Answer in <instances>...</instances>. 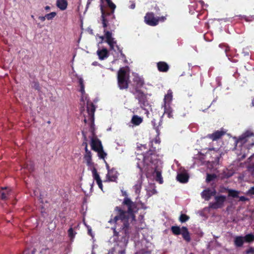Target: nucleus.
Returning <instances> with one entry per match:
<instances>
[{
    "label": "nucleus",
    "instance_id": "obj_37",
    "mask_svg": "<svg viewBox=\"0 0 254 254\" xmlns=\"http://www.w3.org/2000/svg\"><path fill=\"white\" fill-rule=\"evenodd\" d=\"M79 85L80 87V91L83 94L85 93V90H84V83H83V80L82 78H80L79 79Z\"/></svg>",
    "mask_w": 254,
    "mask_h": 254
},
{
    "label": "nucleus",
    "instance_id": "obj_19",
    "mask_svg": "<svg viewBox=\"0 0 254 254\" xmlns=\"http://www.w3.org/2000/svg\"><path fill=\"white\" fill-rule=\"evenodd\" d=\"M245 241L244 237L243 236H236L234 240V244L236 247H242Z\"/></svg>",
    "mask_w": 254,
    "mask_h": 254
},
{
    "label": "nucleus",
    "instance_id": "obj_39",
    "mask_svg": "<svg viewBox=\"0 0 254 254\" xmlns=\"http://www.w3.org/2000/svg\"><path fill=\"white\" fill-rule=\"evenodd\" d=\"M151 123H152V125L153 126V128L155 129L157 135H159V134H160V131H159V126H156V125H155V120H153V121H151Z\"/></svg>",
    "mask_w": 254,
    "mask_h": 254
},
{
    "label": "nucleus",
    "instance_id": "obj_54",
    "mask_svg": "<svg viewBox=\"0 0 254 254\" xmlns=\"http://www.w3.org/2000/svg\"><path fill=\"white\" fill-rule=\"evenodd\" d=\"M39 19L42 21H44L45 20V19H46V15L44 16H39Z\"/></svg>",
    "mask_w": 254,
    "mask_h": 254
},
{
    "label": "nucleus",
    "instance_id": "obj_22",
    "mask_svg": "<svg viewBox=\"0 0 254 254\" xmlns=\"http://www.w3.org/2000/svg\"><path fill=\"white\" fill-rule=\"evenodd\" d=\"M67 4L68 3L66 0H57L56 5L62 10L66 9Z\"/></svg>",
    "mask_w": 254,
    "mask_h": 254
},
{
    "label": "nucleus",
    "instance_id": "obj_49",
    "mask_svg": "<svg viewBox=\"0 0 254 254\" xmlns=\"http://www.w3.org/2000/svg\"><path fill=\"white\" fill-rule=\"evenodd\" d=\"M248 193L251 194H254V187L251 188L249 190Z\"/></svg>",
    "mask_w": 254,
    "mask_h": 254
},
{
    "label": "nucleus",
    "instance_id": "obj_63",
    "mask_svg": "<svg viewBox=\"0 0 254 254\" xmlns=\"http://www.w3.org/2000/svg\"><path fill=\"white\" fill-rule=\"evenodd\" d=\"M60 217L62 219H65V216H62L61 215H60Z\"/></svg>",
    "mask_w": 254,
    "mask_h": 254
},
{
    "label": "nucleus",
    "instance_id": "obj_15",
    "mask_svg": "<svg viewBox=\"0 0 254 254\" xmlns=\"http://www.w3.org/2000/svg\"><path fill=\"white\" fill-rule=\"evenodd\" d=\"M97 54L100 60H104L107 59L109 56V51L106 48L98 50Z\"/></svg>",
    "mask_w": 254,
    "mask_h": 254
},
{
    "label": "nucleus",
    "instance_id": "obj_64",
    "mask_svg": "<svg viewBox=\"0 0 254 254\" xmlns=\"http://www.w3.org/2000/svg\"><path fill=\"white\" fill-rule=\"evenodd\" d=\"M134 228L136 231L139 229V228L137 227L136 226H134Z\"/></svg>",
    "mask_w": 254,
    "mask_h": 254
},
{
    "label": "nucleus",
    "instance_id": "obj_36",
    "mask_svg": "<svg viewBox=\"0 0 254 254\" xmlns=\"http://www.w3.org/2000/svg\"><path fill=\"white\" fill-rule=\"evenodd\" d=\"M68 235L69 237L71 239L74 238L75 234H76V232H75L72 227H70L68 230Z\"/></svg>",
    "mask_w": 254,
    "mask_h": 254
},
{
    "label": "nucleus",
    "instance_id": "obj_30",
    "mask_svg": "<svg viewBox=\"0 0 254 254\" xmlns=\"http://www.w3.org/2000/svg\"><path fill=\"white\" fill-rule=\"evenodd\" d=\"M154 173H155L156 175V181L158 182L160 184H162L163 181V178L162 177L161 171L156 169L154 171Z\"/></svg>",
    "mask_w": 254,
    "mask_h": 254
},
{
    "label": "nucleus",
    "instance_id": "obj_1",
    "mask_svg": "<svg viewBox=\"0 0 254 254\" xmlns=\"http://www.w3.org/2000/svg\"><path fill=\"white\" fill-rule=\"evenodd\" d=\"M122 195L125 196L122 205L127 207V210L116 206L115 211L117 212V215L115 216L112 215L108 222L114 225L112 229L113 230L115 241L121 243V246L126 247L132 231V228L130 224L133 225L136 221L135 214L138 212L139 208L137 203L132 201L127 196L126 191H122Z\"/></svg>",
    "mask_w": 254,
    "mask_h": 254
},
{
    "label": "nucleus",
    "instance_id": "obj_2",
    "mask_svg": "<svg viewBox=\"0 0 254 254\" xmlns=\"http://www.w3.org/2000/svg\"><path fill=\"white\" fill-rule=\"evenodd\" d=\"M105 0L107 2L108 6L111 10H109L107 7H105L103 4H100V10L102 14V24L104 28V31L105 33L108 44L110 46L111 49H113L114 45L116 43V42L114 41V38L112 37V32L107 30V28L108 25V22L115 18L114 12L116 5L111 0Z\"/></svg>",
    "mask_w": 254,
    "mask_h": 254
},
{
    "label": "nucleus",
    "instance_id": "obj_48",
    "mask_svg": "<svg viewBox=\"0 0 254 254\" xmlns=\"http://www.w3.org/2000/svg\"><path fill=\"white\" fill-rule=\"evenodd\" d=\"M238 197H239V201H248L249 200V198L244 196H241L240 197L239 196Z\"/></svg>",
    "mask_w": 254,
    "mask_h": 254
},
{
    "label": "nucleus",
    "instance_id": "obj_46",
    "mask_svg": "<svg viewBox=\"0 0 254 254\" xmlns=\"http://www.w3.org/2000/svg\"><path fill=\"white\" fill-rule=\"evenodd\" d=\"M99 188L102 190H103V184H102V181L101 180H99V181H98L96 182Z\"/></svg>",
    "mask_w": 254,
    "mask_h": 254
},
{
    "label": "nucleus",
    "instance_id": "obj_42",
    "mask_svg": "<svg viewBox=\"0 0 254 254\" xmlns=\"http://www.w3.org/2000/svg\"><path fill=\"white\" fill-rule=\"evenodd\" d=\"M82 135H83V136L84 137V139L85 140V141H84L82 143V146H84L85 147H88V144H87V143L86 142L87 138H86V135H85V133L83 131L82 132Z\"/></svg>",
    "mask_w": 254,
    "mask_h": 254
},
{
    "label": "nucleus",
    "instance_id": "obj_4",
    "mask_svg": "<svg viewBox=\"0 0 254 254\" xmlns=\"http://www.w3.org/2000/svg\"><path fill=\"white\" fill-rule=\"evenodd\" d=\"M118 85L121 90L127 89L128 87L129 75L126 69L122 67L118 72Z\"/></svg>",
    "mask_w": 254,
    "mask_h": 254
},
{
    "label": "nucleus",
    "instance_id": "obj_43",
    "mask_svg": "<svg viewBox=\"0 0 254 254\" xmlns=\"http://www.w3.org/2000/svg\"><path fill=\"white\" fill-rule=\"evenodd\" d=\"M116 47L118 52L121 54V56H122V57L125 58L126 56L124 54H123L122 49L121 48H120L118 45H116Z\"/></svg>",
    "mask_w": 254,
    "mask_h": 254
},
{
    "label": "nucleus",
    "instance_id": "obj_35",
    "mask_svg": "<svg viewBox=\"0 0 254 254\" xmlns=\"http://www.w3.org/2000/svg\"><path fill=\"white\" fill-rule=\"evenodd\" d=\"M216 178V175L214 174H208L206 179L207 182H210Z\"/></svg>",
    "mask_w": 254,
    "mask_h": 254
},
{
    "label": "nucleus",
    "instance_id": "obj_59",
    "mask_svg": "<svg viewBox=\"0 0 254 254\" xmlns=\"http://www.w3.org/2000/svg\"><path fill=\"white\" fill-rule=\"evenodd\" d=\"M114 41H115L117 42V41H116L115 39H114ZM116 45H117V43H116V44H114V47H113V49H111V48H110V46H109V47H110V49L111 50H114V51H116V50H115V49H114V47H115V46H116Z\"/></svg>",
    "mask_w": 254,
    "mask_h": 254
},
{
    "label": "nucleus",
    "instance_id": "obj_47",
    "mask_svg": "<svg viewBox=\"0 0 254 254\" xmlns=\"http://www.w3.org/2000/svg\"><path fill=\"white\" fill-rule=\"evenodd\" d=\"M84 224H85V225L86 226V227L87 228L88 235H89L90 236H92V229H91V227L90 226L86 225L85 223H84Z\"/></svg>",
    "mask_w": 254,
    "mask_h": 254
},
{
    "label": "nucleus",
    "instance_id": "obj_9",
    "mask_svg": "<svg viewBox=\"0 0 254 254\" xmlns=\"http://www.w3.org/2000/svg\"><path fill=\"white\" fill-rule=\"evenodd\" d=\"M144 22L151 26H155L158 24L159 19L155 17L153 12H147L144 16Z\"/></svg>",
    "mask_w": 254,
    "mask_h": 254
},
{
    "label": "nucleus",
    "instance_id": "obj_8",
    "mask_svg": "<svg viewBox=\"0 0 254 254\" xmlns=\"http://www.w3.org/2000/svg\"><path fill=\"white\" fill-rule=\"evenodd\" d=\"M133 83L130 85L129 91L141 90L140 88L143 87L144 84L143 79L139 76H134L132 79Z\"/></svg>",
    "mask_w": 254,
    "mask_h": 254
},
{
    "label": "nucleus",
    "instance_id": "obj_11",
    "mask_svg": "<svg viewBox=\"0 0 254 254\" xmlns=\"http://www.w3.org/2000/svg\"><path fill=\"white\" fill-rule=\"evenodd\" d=\"M226 134V131L223 129L220 130L215 131L213 133L208 134L207 135V137L212 140L213 141L217 140L218 139L221 138L223 136Z\"/></svg>",
    "mask_w": 254,
    "mask_h": 254
},
{
    "label": "nucleus",
    "instance_id": "obj_26",
    "mask_svg": "<svg viewBox=\"0 0 254 254\" xmlns=\"http://www.w3.org/2000/svg\"><path fill=\"white\" fill-rule=\"evenodd\" d=\"M249 164L248 166V170L253 173L254 171V155L249 158Z\"/></svg>",
    "mask_w": 254,
    "mask_h": 254
},
{
    "label": "nucleus",
    "instance_id": "obj_29",
    "mask_svg": "<svg viewBox=\"0 0 254 254\" xmlns=\"http://www.w3.org/2000/svg\"><path fill=\"white\" fill-rule=\"evenodd\" d=\"M91 171H92L93 178L94 180L96 181V182L101 180L99 174L97 172V169L95 168V167H92Z\"/></svg>",
    "mask_w": 254,
    "mask_h": 254
},
{
    "label": "nucleus",
    "instance_id": "obj_44",
    "mask_svg": "<svg viewBox=\"0 0 254 254\" xmlns=\"http://www.w3.org/2000/svg\"><path fill=\"white\" fill-rule=\"evenodd\" d=\"M33 87L37 90H39L40 89L39 83L38 82L34 81L33 82Z\"/></svg>",
    "mask_w": 254,
    "mask_h": 254
},
{
    "label": "nucleus",
    "instance_id": "obj_14",
    "mask_svg": "<svg viewBox=\"0 0 254 254\" xmlns=\"http://www.w3.org/2000/svg\"><path fill=\"white\" fill-rule=\"evenodd\" d=\"M91 146L92 149L96 151V150L99 149V148L102 147L103 146L102 145L101 141L99 139L97 138H92Z\"/></svg>",
    "mask_w": 254,
    "mask_h": 254
},
{
    "label": "nucleus",
    "instance_id": "obj_56",
    "mask_svg": "<svg viewBox=\"0 0 254 254\" xmlns=\"http://www.w3.org/2000/svg\"><path fill=\"white\" fill-rule=\"evenodd\" d=\"M125 253V250H122L121 251H119L118 252V254H124Z\"/></svg>",
    "mask_w": 254,
    "mask_h": 254
},
{
    "label": "nucleus",
    "instance_id": "obj_6",
    "mask_svg": "<svg viewBox=\"0 0 254 254\" xmlns=\"http://www.w3.org/2000/svg\"><path fill=\"white\" fill-rule=\"evenodd\" d=\"M130 93L135 96V98L138 100V104L141 108H144L148 104L147 95L141 90H130Z\"/></svg>",
    "mask_w": 254,
    "mask_h": 254
},
{
    "label": "nucleus",
    "instance_id": "obj_12",
    "mask_svg": "<svg viewBox=\"0 0 254 254\" xmlns=\"http://www.w3.org/2000/svg\"><path fill=\"white\" fill-rule=\"evenodd\" d=\"M216 191L215 190H211L207 189L203 190L201 193V197L205 200L208 201L212 196H215Z\"/></svg>",
    "mask_w": 254,
    "mask_h": 254
},
{
    "label": "nucleus",
    "instance_id": "obj_28",
    "mask_svg": "<svg viewBox=\"0 0 254 254\" xmlns=\"http://www.w3.org/2000/svg\"><path fill=\"white\" fill-rule=\"evenodd\" d=\"M171 230L174 235H179L181 233L182 228L177 226H173L171 227Z\"/></svg>",
    "mask_w": 254,
    "mask_h": 254
},
{
    "label": "nucleus",
    "instance_id": "obj_31",
    "mask_svg": "<svg viewBox=\"0 0 254 254\" xmlns=\"http://www.w3.org/2000/svg\"><path fill=\"white\" fill-rule=\"evenodd\" d=\"M96 152L98 153V155L100 159H104L107 156V153L104 152L103 146L96 150Z\"/></svg>",
    "mask_w": 254,
    "mask_h": 254
},
{
    "label": "nucleus",
    "instance_id": "obj_23",
    "mask_svg": "<svg viewBox=\"0 0 254 254\" xmlns=\"http://www.w3.org/2000/svg\"><path fill=\"white\" fill-rule=\"evenodd\" d=\"M153 154H154V152L152 150H149L147 151L143 156V162L146 164H148V162L152 163L151 156Z\"/></svg>",
    "mask_w": 254,
    "mask_h": 254
},
{
    "label": "nucleus",
    "instance_id": "obj_45",
    "mask_svg": "<svg viewBox=\"0 0 254 254\" xmlns=\"http://www.w3.org/2000/svg\"><path fill=\"white\" fill-rule=\"evenodd\" d=\"M134 189L135 190L136 193H137L138 191L140 192V189L141 188V184H136L134 186Z\"/></svg>",
    "mask_w": 254,
    "mask_h": 254
},
{
    "label": "nucleus",
    "instance_id": "obj_16",
    "mask_svg": "<svg viewBox=\"0 0 254 254\" xmlns=\"http://www.w3.org/2000/svg\"><path fill=\"white\" fill-rule=\"evenodd\" d=\"M189 176L187 172L179 173L177 176V180L182 183H186L188 182Z\"/></svg>",
    "mask_w": 254,
    "mask_h": 254
},
{
    "label": "nucleus",
    "instance_id": "obj_62",
    "mask_svg": "<svg viewBox=\"0 0 254 254\" xmlns=\"http://www.w3.org/2000/svg\"><path fill=\"white\" fill-rule=\"evenodd\" d=\"M48 250H49V248L43 249L42 250V251H41V252H43V251H46Z\"/></svg>",
    "mask_w": 254,
    "mask_h": 254
},
{
    "label": "nucleus",
    "instance_id": "obj_33",
    "mask_svg": "<svg viewBox=\"0 0 254 254\" xmlns=\"http://www.w3.org/2000/svg\"><path fill=\"white\" fill-rule=\"evenodd\" d=\"M228 193L229 196L234 198H237L239 197V191L236 190H230L228 191Z\"/></svg>",
    "mask_w": 254,
    "mask_h": 254
},
{
    "label": "nucleus",
    "instance_id": "obj_32",
    "mask_svg": "<svg viewBox=\"0 0 254 254\" xmlns=\"http://www.w3.org/2000/svg\"><path fill=\"white\" fill-rule=\"evenodd\" d=\"M245 242L247 243H251L254 241V235L252 234H248L244 236Z\"/></svg>",
    "mask_w": 254,
    "mask_h": 254
},
{
    "label": "nucleus",
    "instance_id": "obj_24",
    "mask_svg": "<svg viewBox=\"0 0 254 254\" xmlns=\"http://www.w3.org/2000/svg\"><path fill=\"white\" fill-rule=\"evenodd\" d=\"M143 121L142 118L139 117L137 115L133 116L131 119V123L135 126L139 125Z\"/></svg>",
    "mask_w": 254,
    "mask_h": 254
},
{
    "label": "nucleus",
    "instance_id": "obj_50",
    "mask_svg": "<svg viewBox=\"0 0 254 254\" xmlns=\"http://www.w3.org/2000/svg\"><path fill=\"white\" fill-rule=\"evenodd\" d=\"M222 46L224 47V50L226 53H227V52L229 50V48L228 47L225 46L223 45V44H220L219 47H222Z\"/></svg>",
    "mask_w": 254,
    "mask_h": 254
},
{
    "label": "nucleus",
    "instance_id": "obj_25",
    "mask_svg": "<svg viewBox=\"0 0 254 254\" xmlns=\"http://www.w3.org/2000/svg\"><path fill=\"white\" fill-rule=\"evenodd\" d=\"M164 114L167 115L169 118H173V110L170 105H164Z\"/></svg>",
    "mask_w": 254,
    "mask_h": 254
},
{
    "label": "nucleus",
    "instance_id": "obj_3",
    "mask_svg": "<svg viewBox=\"0 0 254 254\" xmlns=\"http://www.w3.org/2000/svg\"><path fill=\"white\" fill-rule=\"evenodd\" d=\"M254 136V133L249 130L244 133L236 141V148L238 150L240 148V152L237 153L241 155L242 158H245L249 152V150L254 145V141L251 138Z\"/></svg>",
    "mask_w": 254,
    "mask_h": 254
},
{
    "label": "nucleus",
    "instance_id": "obj_17",
    "mask_svg": "<svg viewBox=\"0 0 254 254\" xmlns=\"http://www.w3.org/2000/svg\"><path fill=\"white\" fill-rule=\"evenodd\" d=\"M181 234L182 235L183 238L188 243L191 240L190 233L188 231L187 227L183 226L182 227V231Z\"/></svg>",
    "mask_w": 254,
    "mask_h": 254
},
{
    "label": "nucleus",
    "instance_id": "obj_38",
    "mask_svg": "<svg viewBox=\"0 0 254 254\" xmlns=\"http://www.w3.org/2000/svg\"><path fill=\"white\" fill-rule=\"evenodd\" d=\"M57 15L56 12H52L50 13L46 14V19L50 20L53 19Z\"/></svg>",
    "mask_w": 254,
    "mask_h": 254
},
{
    "label": "nucleus",
    "instance_id": "obj_51",
    "mask_svg": "<svg viewBox=\"0 0 254 254\" xmlns=\"http://www.w3.org/2000/svg\"><path fill=\"white\" fill-rule=\"evenodd\" d=\"M135 7V3L134 1H131V4L129 6L130 9H134Z\"/></svg>",
    "mask_w": 254,
    "mask_h": 254
},
{
    "label": "nucleus",
    "instance_id": "obj_55",
    "mask_svg": "<svg viewBox=\"0 0 254 254\" xmlns=\"http://www.w3.org/2000/svg\"><path fill=\"white\" fill-rule=\"evenodd\" d=\"M154 9L156 10V12H159L160 11L159 6H157L156 4H155V5L154 6Z\"/></svg>",
    "mask_w": 254,
    "mask_h": 254
},
{
    "label": "nucleus",
    "instance_id": "obj_21",
    "mask_svg": "<svg viewBox=\"0 0 254 254\" xmlns=\"http://www.w3.org/2000/svg\"><path fill=\"white\" fill-rule=\"evenodd\" d=\"M84 159L86 162L87 165L89 167H93L94 163L92 161V154L91 152L85 153L84 156Z\"/></svg>",
    "mask_w": 254,
    "mask_h": 254
},
{
    "label": "nucleus",
    "instance_id": "obj_5",
    "mask_svg": "<svg viewBox=\"0 0 254 254\" xmlns=\"http://www.w3.org/2000/svg\"><path fill=\"white\" fill-rule=\"evenodd\" d=\"M87 111L88 113V120L85 118L84 122L87 123L88 122L90 123V130L92 132L93 135H94V113L95 111V107L92 103H87Z\"/></svg>",
    "mask_w": 254,
    "mask_h": 254
},
{
    "label": "nucleus",
    "instance_id": "obj_57",
    "mask_svg": "<svg viewBox=\"0 0 254 254\" xmlns=\"http://www.w3.org/2000/svg\"><path fill=\"white\" fill-rule=\"evenodd\" d=\"M106 167L107 170H108V172L109 171V170H111V169L110 168L109 165L107 163H106Z\"/></svg>",
    "mask_w": 254,
    "mask_h": 254
},
{
    "label": "nucleus",
    "instance_id": "obj_10",
    "mask_svg": "<svg viewBox=\"0 0 254 254\" xmlns=\"http://www.w3.org/2000/svg\"><path fill=\"white\" fill-rule=\"evenodd\" d=\"M118 172L116 169L112 168L111 170H109L106 175V180H104V182H116L118 179Z\"/></svg>",
    "mask_w": 254,
    "mask_h": 254
},
{
    "label": "nucleus",
    "instance_id": "obj_58",
    "mask_svg": "<svg viewBox=\"0 0 254 254\" xmlns=\"http://www.w3.org/2000/svg\"><path fill=\"white\" fill-rule=\"evenodd\" d=\"M85 153H90L91 152L90 151H89L88 149V147H85Z\"/></svg>",
    "mask_w": 254,
    "mask_h": 254
},
{
    "label": "nucleus",
    "instance_id": "obj_41",
    "mask_svg": "<svg viewBox=\"0 0 254 254\" xmlns=\"http://www.w3.org/2000/svg\"><path fill=\"white\" fill-rule=\"evenodd\" d=\"M135 254H150V253L144 249H142L137 252Z\"/></svg>",
    "mask_w": 254,
    "mask_h": 254
},
{
    "label": "nucleus",
    "instance_id": "obj_34",
    "mask_svg": "<svg viewBox=\"0 0 254 254\" xmlns=\"http://www.w3.org/2000/svg\"><path fill=\"white\" fill-rule=\"evenodd\" d=\"M190 217L186 214H182L179 217V221L181 223H184L189 220Z\"/></svg>",
    "mask_w": 254,
    "mask_h": 254
},
{
    "label": "nucleus",
    "instance_id": "obj_27",
    "mask_svg": "<svg viewBox=\"0 0 254 254\" xmlns=\"http://www.w3.org/2000/svg\"><path fill=\"white\" fill-rule=\"evenodd\" d=\"M24 169H26L30 172H32L34 170V165L33 162L30 161L26 162L23 167Z\"/></svg>",
    "mask_w": 254,
    "mask_h": 254
},
{
    "label": "nucleus",
    "instance_id": "obj_40",
    "mask_svg": "<svg viewBox=\"0 0 254 254\" xmlns=\"http://www.w3.org/2000/svg\"><path fill=\"white\" fill-rule=\"evenodd\" d=\"M246 254H254V248L250 247L245 251Z\"/></svg>",
    "mask_w": 254,
    "mask_h": 254
},
{
    "label": "nucleus",
    "instance_id": "obj_7",
    "mask_svg": "<svg viewBox=\"0 0 254 254\" xmlns=\"http://www.w3.org/2000/svg\"><path fill=\"white\" fill-rule=\"evenodd\" d=\"M226 200L225 195H220L215 196V202L210 203L209 207L214 209L221 208L223 207L224 203Z\"/></svg>",
    "mask_w": 254,
    "mask_h": 254
},
{
    "label": "nucleus",
    "instance_id": "obj_20",
    "mask_svg": "<svg viewBox=\"0 0 254 254\" xmlns=\"http://www.w3.org/2000/svg\"><path fill=\"white\" fill-rule=\"evenodd\" d=\"M173 92L171 90H168L167 94L165 95L164 99V105H170L172 101Z\"/></svg>",
    "mask_w": 254,
    "mask_h": 254
},
{
    "label": "nucleus",
    "instance_id": "obj_52",
    "mask_svg": "<svg viewBox=\"0 0 254 254\" xmlns=\"http://www.w3.org/2000/svg\"><path fill=\"white\" fill-rule=\"evenodd\" d=\"M104 36H101L99 37V38L102 40V41L104 40V39L105 38L106 39V42L108 44L107 42V38H106V35H105V33L104 32Z\"/></svg>",
    "mask_w": 254,
    "mask_h": 254
},
{
    "label": "nucleus",
    "instance_id": "obj_61",
    "mask_svg": "<svg viewBox=\"0 0 254 254\" xmlns=\"http://www.w3.org/2000/svg\"><path fill=\"white\" fill-rule=\"evenodd\" d=\"M252 106L254 107V99L252 100Z\"/></svg>",
    "mask_w": 254,
    "mask_h": 254
},
{
    "label": "nucleus",
    "instance_id": "obj_13",
    "mask_svg": "<svg viewBox=\"0 0 254 254\" xmlns=\"http://www.w3.org/2000/svg\"><path fill=\"white\" fill-rule=\"evenodd\" d=\"M2 190H0V197L2 200H7L11 193V190L7 188H2Z\"/></svg>",
    "mask_w": 254,
    "mask_h": 254
},
{
    "label": "nucleus",
    "instance_id": "obj_18",
    "mask_svg": "<svg viewBox=\"0 0 254 254\" xmlns=\"http://www.w3.org/2000/svg\"><path fill=\"white\" fill-rule=\"evenodd\" d=\"M158 70L160 72H166L169 69V65L165 62H159L157 64Z\"/></svg>",
    "mask_w": 254,
    "mask_h": 254
},
{
    "label": "nucleus",
    "instance_id": "obj_53",
    "mask_svg": "<svg viewBox=\"0 0 254 254\" xmlns=\"http://www.w3.org/2000/svg\"><path fill=\"white\" fill-rule=\"evenodd\" d=\"M157 18L159 19V21H164L165 19H166L165 17L161 16V17H157Z\"/></svg>",
    "mask_w": 254,
    "mask_h": 254
},
{
    "label": "nucleus",
    "instance_id": "obj_60",
    "mask_svg": "<svg viewBox=\"0 0 254 254\" xmlns=\"http://www.w3.org/2000/svg\"><path fill=\"white\" fill-rule=\"evenodd\" d=\"M50 8H50V7L49 6H48V5H47V6H46L45 7V9L46 10H50Z\"/></svg>",
    "mask_w": 254,
    "mask_h": 254
}]
</instances>
